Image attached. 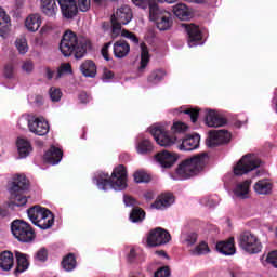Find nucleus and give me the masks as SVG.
Returning <instances> with one entry per match:
<instances>
[{"instance_id":"32","label":"nucleus","mask_w":277,"mask_h":277,"mask_svg":"<svg viewBox=\"0 0 277 277\" xmlns=\"http://www.w3.org/2000/svg\"><path fill=\"white\" fill-rule=\"evenodd\" d=\"M10 27H12L10 15L5 11L0 10V36H5L10 31Z\"/></svg>"},{"instance_id":"8","label":"nucleus","mask_w":277,"mask_h":277,"mask_svg":"<svg viewBox=\"0 0 277 277\" xmlns=\"http://www.w3.org/2000/svg\"><path fill=\"white\" fill-rule=\"evenodd\" d=\"M238 245L240 246L241 250L248 252V254H259L261 250H263V245L261 241L250 230L242 232L238 238Z\"/></svg>"},{"instance_id":"5","label":"nucleus","mask_w":277,"mask_h":277,"mask_svg":"<svg viewBox=\"0 0 277 277\" xmlns=\"http://www.w3.org/2000/svg\"><path fill=\"white\" fill-rule=\"evenodd\" d=\"M29 189V180L23 174L15 175L9 189L11 194V201L9 207H25L27 205V196L25 192Z\"/></svg>"},{"instance_id":"59","label":"nucleus","mask_w":277,"mask_h":277,"mask_svg":"<svg viewBox=\"0 0 277 277\" xmlns=\"http://www.w3.org/2000/svg\"><path fill=\"white\" fill-rule=\"evenodd\" d=\"M136 256H137V253H135V249H131L128 254V262L134 263Z\"/></svg>"},{"instance_id":"41","label":"nucleus","mask_w":277,"mask_h":277,"mask_svg":"<svg viewBox=\"0 0 277 277\" xmlns=\"http://www.w3.org/2000/svg\"><path fill=\"white\" fill-rule=\"evenodd\" d=\"M35 261H38L39 263H47L49 260V250L47 248H41L39 249L35 255H34Z\"/></svg>"},{"instance_id":"16","label":"nucleus","mask_w":277,"mask_h":277,"mask_svg":"<svg viewBox=\"0 0 277 277\" xmlns=\"http://www.w3.org/2000/svg\"><path fill=\"white\" fill-rule=\"evenodd\" d=\"M62 157H64V151L52 145L43 155V161L45 163H50L51 166H57V163L62 161Z\"/></svg>"},{"instance_id":"55","label":"nucleus","mask_w":277,"mask_h":277,"mask_svg":"<svg viewBox=\"0 0 277 277\" xmlns=\"http://www.w3.org/2000/svg\"><path fill=\"white\" fill-rule=\"evenodd\" d=\"M4 77H6V79H12V77H14V65H12V64L5 65Z\"/></svg>"},{"instance_id":"21","label":"nucleus","mask_w":277,"mask_h":277,"mask_svg":"<svg viewBox=\"0 0 277 277\" xmlns=\"http://www.w3.org/2000/svg\"><path fill=\"white\" fill-rule=\"evenodd\" d=\"M113 53L117 60H124L131 53V45L124 40L116 41L113 45Z\"/></svg>"},{"instance_id":"18","label":"nucleus","mask_w":277,"mask_h":277,"mask_svg":"<svg viewBox=\"0 0 277 277\" xmlns=\"http://www.w3.org/2000/svg\"><path fill=\"white\" fill-rule=\"evenodd\" d=\"M205 122L207 127H224L226 124L227 120L226 118L220 116L215 110H206V117H205Z\"/></svg>"},{"instance_id":"46","label":"nucleus","mask_w":277,"mask_h":277,"mask_svg":"<svg viewBox=\"0 0 277 277\" xmlns=\"http://www.w3.org/2000/svg\"><path fill=\"white\" fill-rule=\"evenodd\" d=\"M186 114V116H189L192 122L195 124V122H198V118L200 116V109L198 108H188L183 111Z\"/></svg>"},{"instance_id":"29","label":"nucleus","mask_w":277,"mask_h":277,"mask_svg":"<svg viewBox=\"0 0 277 277\" xmlns=\"http://www.w3.org/2000/svg\"><path fill=\"white\" fill-rule=\"evenodd\" d=\"M80 71L83 77L94 79L96 77V64L92 60H87L80 65Z\"/></svg>"},{"instance_id":"15","label":"nucleus","mask_w":277,"mask_h":277,"mask_svg":"<svg viewBox=\"0 0 277 277\" xmlns=\"http://www.w3.org/2000/svg\"><path fill=\"white\" fill-rule=\"evenodd\" d=\"M175 202L174 194L167 192L160 194L154 203H151V209H168L169 207H172Z\"/></svg>"},{"instance_id":"47","label":"nucleus","mask_w":277,"mask_h":277,"mask_svg":"<svg viewBox=\"0 0 277 277\" xmlns=\"http://www.w3.org/2000/svg\"><path fill=\"white\" fill-rule=\"evenodd\" d=\"M50 98L53 103H57L62 100V91L55 87L50 88Z\"/></svg>"},{"instance_id":"6","label":"nucleus","mask_w":277,"mask_h":277,"mask_svg":"<svg viewBox=\"0 0 277 277\" xmlns=\"http://www.w3.org/2000/svg\"><path fill=\"white\" fill-rule=\"evenodd\" d=\"M149 19L156 24L159 31H168L172 27V13L161 9L158 3L150 5Z\"/></svg>"},{"instance_id":"58","label":"nucleus","mask_w":277,"mask_h":277,"mask_svg":"<svg viewBox=\"0 0 277 277\" xmlns=\"http://www.w3.org/2000/svg\"><path fill=\"white\" fill-rule=\"evenodd\" d=\"M22 69L25 72H31L34 70V63L31 61L24 62Z\"/></svg>"},{"instance_id":"34","label":"nucleus","mask_w":277,"mask_h":277,"mask_svg":"<svg viewBox=\"0 0 277 277\" xmlns=\"http://www.w3.org/2000/svg\"><path fill=\"white\" fill-rule=\"evenodd\" d=\"M251 183L252 182L250 180H246L245 182L237 184L234 189L235 196H237V198H247Z\"/></svg>"},{"instance_id":"3","label":"nucleus","mask_w":277,"mask_h":277,"mask_svg":"<svg viewBox=\"0 0 277 277\" xmlns=\"http://www.w3.org/2000/svg\"><path fill=\"white\" fill-rule=\"evenodd\" d=\"M96 182L98 189H103V192H107V189L122 192L127 189V167L119 164L113 170L111 175L102 172L98 174Z\"/></svg>"},{"instance_id":"11","label":"nucleus","mask_w":277,"mask_h":277,"mask_svg":"<svg viewBox=\"0 0 277 277\" xmlns=\"http://www.w3.org/2000/svg\"><path fill=\"white\" fill-rule=\"evenodd\" d=\"M230 137L232 134L227 130H211L206 140V146H208V148H215L221 146V144H228Z\"/></svg>"},{"instance_id":"60","label":"nucleus","mask_w":277,"mask_h":277,"mask_svg":"<svg viewBox=\"0 0 277 277\" xmlns=\"http://www.w3.org/2000/svg\"><path fill=\"white\" fill-rule=\"evenodd\" d=\"M45 77L49 81L55 77V70H52L50 67L45 68Z\"/></svg>"},{"instance_id":"61","label":"nucleus","mask_w":277,"mask_h":277,"mask_svg":"<svg viewBox=\"0 0 277 277\" xmlns=\"http://www.w3.org/2000/svg\"><path fill=\"white\" fill-rule=\"evenodd\" d=\"M103 79H114V71L111 70H104Z\"/></svg>"},{"instance_id":"20","label":"nucleus","mask_w":277,"mask_h":277,"mask_svg":"<svg viewBox=\"0 0 277 277\" xmlns=\"http://www.w3.org/2000/svg\"><path fill=\"white\" fill-rule=\"evenodd\" d=\"M181 142L182 144L179 146L180 150H196L200 146V135H187L186 137H182Z\"/></svg>"},{"instance_id":"52","label":"nucleus","mask_w":277,"mask_h":277,"mask_svg":"<svg viewBox=\"0 0 277 277\" xmlns=\"http://www.w3.org/2000/svg\"><path fill=\"white\" fill-rule=\"evenodd\" d=\"M109 47H111V42L105 43L101 50L102 57H104L106 62H109L111 60V57H109Z\"/></svg>"},{"instance_id":"22","label":"nucleus","mask_w":277,"mask_h":277,"mask_svg":"<svg viewBox=\"0 0 277 277\" xmlns=\"http://www.w3.org/2000/svg\"><path fill=\"white\" fill-rule=\"evenodd\" d=\"M113 17L117 18L122 25H129L133 19V11H131L129 5H122Z\"/></svg>"},{"instance_id":"35","label":"nucleus","mask_w":277,"mask_h":277,"mask_svg":"<svg viewBox=\"0 0 277 277\" xmlns=\"http://www.w3.org/2000/svg\"><path fill=\"white\" fill-rule=\"evenodd\" d=\"M254 192L267 196V194L272 193V184L268 180H260L254 184Z\"/></svg>"},{"instance_id":"51","label":"nucleus","mask_w":277,"mask_h":277,"mask_svg":"<svg viewBox=\"0 0 277 277\" xmlns=\"http://www.w3.org/2000/svg\"><path fill=\"white\" fill-rule=\"evenodd\" d=\"M198 241V235L196 233H189L187 234L185 238L186 246H194Z\"/></svg>"},{"instance_id":"31","label":"nucleus","mask_w":277,"mask_h":277,"mask_svg":"<svg viewBox=\"0 0 277 277\" xmlns=\"http://www.w3.org/2000/svg\"><path fill=\"white\" fill-rule=\"evenodd\" d=\"M47 210V208H42L40 206H34L32 208L28 209V217L32 222V224H35V226L38 224V221L44 215Z\"/></svg>"},{"instance_id":"4","label":"nucleus","mask_w":277,"mask_h":277,"mask_svg":"<svg viewBox=\"0 0 277 277\" xmlns=\"http://www.w3.org/2000/svg\"><path fill=\"white\" fill-rule=\"evenodd\" d=\"M208 161L209 154L207 151L186 158L177 166L176 174L183 181L192 179V176H198L207 167Z\"/></svg>"},{"instance_id":"38","label":"nucleus","mask_w":277,"mask_h":277,"mask_svg":"<svg viewBox=\"0 0 277 277\" xmlns=\"http://www.w3.org/2000/svg\"><path fill=\"white\" fill-rule=\"evenodd\" d=\"M146 219V211L140 207H135L130 212V221H132L134 224H137L140 222H144Z\"/></svg>"},{"instance_id":"39","label":"nucleus","mask_w":277,"mask_h":277,"mask_svg":"<svg viewBox=\"0 0 277 277\" xmlns=\"http://www.w3.org/2000/svg\"><path fill=\"white\" fill-rule=\"evenodd\" d=\"M163 77H166V71L157 69L150 72V75L147 77V81L153 85H157V83H161V81H163Z\"/></svg>"},{"instance_id":"7","label":"nucleus","mask_w":277,"mask_h":277,"mask_svg":"<svg viewBox=\"0 0 277 277\" xmlns=\"http://www.w3.org/2000/svg\"><path fill=\"white\" fill-rule=\"evenodd\" d=\"M11 232L17 241L31 243L36 239V232L31 225L23 220H15L11 223Z\"/></svg>"},{"instance_id":"57","label":"nucleus","mask_w":277,"mask_h":277,"mask_svg":"<svg viewBox=\"0 0 277 277\" xmlns=\"http://www.w3.org/2000/svg\"><path fill=\"white\" fill-rule=\"evenodd\" d=\"M78 100H79L80 103H82L83 105L90 103V96L88 95V93H87L85 91H82V92L79 93Z\"/></svg>"},{"instance_id":"50","label":"nucleus","mask_w":277,"mask_h":277,"mask_svg":"<svg viewBox=\"0 0 277 277\" xmlns=\"http://www.w3.org/2000/svg\"><path fill=\"white\" fill-rule=\"evenodd\" d=\"M76 3L80 12H88L92 5L91 0H77Z\"/></svg>"},{"instance_id":"63","label":"nucleus","mask_w":277,"mask_h":277,"mask_svg":"<svg viewBox=\"0 0 277 277\" xmlns=\"http://www.w3.org/2000/svg\"><path fill=\"white\" fill-rule=\"evenodd\" d=\"M155 254H157L158 256H163L164 259H170V256H168V253L163 250H157L155 251Z\"/></svg>"},{"instance_id":"62","label":"nucleus","mask_w":277,"mask_h":277,"mask_svg":"<svg viewBox=\"0 0 277 277\" xmlns=\"http://www.w3.org/2000/svg\"><path fill=\"white\" fill-rule=\"evenodd\" d=\"M0 215L1 217H8V215H10V211L8 210V208L0 207Z\"/></svg>"},{"instance_id":"40","label":"nucleus","mask_w":277,"mask_h":277,"mask_svg":"<svg viewBox=\"0 0 277 277\" xmlns=\"http://www.w3.org/2000/svg\"><path fill=\"white\" fill-rule=\"evenodd\" d=\"M209 252H211V249L209 248V243H207V241L199 242V245H197L192 251L195 256H201V254H209Z\"/></svg>"},{"instance_id":"33","label":"nucleus","mask_w":277,"mask_h":277,"mask_svg":"<svg viewBox=\"0 0 277 277\" xmlns=\"http://www.w3.org/2000/svg\"><path fill=\"white\" fill-rule=\"evenodd\" d=\"M136 150L138 155H150L155 150V146L150 140L142 138L136 145Z\"/></svg>"},{"instance_id":"45","label":"nucleus","mask_w":277,"mask_h":277,"mask_svg":"<svg viewBox=\"0 0 277 277\" xmlns=\"http://www.w3.org/2000/svg\"><path fill=\"white\" fill-rule=\"evenodd\" d=\"M15 47L21 55H25V53L29 51V48L27 47V39H17L15 41Z\"/></svg>"},{"instance_id":"64","label":"nucleus","mask_w":277,"mask_h":277,"mask_svg":"<svg viewBox=\"0 0 277 277\" xmlns=\"http://www.w3.org/2000/svg\"><path fill=\"white\" fill-rule=\"evenodd\" d=\"M144 198H146L147 200H153V193L151 192L145 193Z\"/></svg>"},{"instance_id":"37","label":"nucleus","mask_w":277,"mask_h":277,"mask_svg":"<svg viewBox=\"0 0 277 277\" xmlns=\"http://www.w3.org/2000/svg\"><path fill=\"white\" fill-rule=\"evenodd\" d=\"M61 265L65 272H72L77 267V258H75L74 253H68L63 258Z\"/></svg>"},{"instance_id":"25","label":"nucleus","mask_w":277,"mask_h":277,"mask_svg":"<svg viewBox=\"0 0 277 277\" xmlns=\"http://www.w3.org/2000/svg\"><path fill=\"white\" fill-rule=\"evenodd\" d=\"M14 267V253L11 251H3L0 253V269L10 272Z\"/></svg>"},{"instance_id":"2","label":"nucleus","mask_w":277,"mask_h":277,"mask_svg":"<svg viewBox=\"0 0 277 277\" xmlns=\"http://www.w3.org/2000/svg\"><path fill=\"white\" fill-rule=\"evenodd\" d=\"M187 124L177 121L174 122L173 126L171 127V133L166 131L163 127H155L150 129V133L156 140L157 144L159 146H163L168 148L169 146H173V144H176V142H181L183 137H185V133H187Z\"/></svg>"},{"instance_id":"27","label":"nucleus","mask_w":277,"mask_h":277,"mask_svg":"<svg viewBox=\"0 0 277 277\" xmlns=\"http://www.w3.org/2000/svg\"><path fill=\"white\" fill-rule=\"evenodd\" d=\"M173 14L180 21H189V18L192 17V12L189 11V8H187V4L185 3H177L176 5H174Z\"/></svg>"},{"instance_id":"24","label":"nucleus","mask_w":277,"mask_h":277,"mask_svg":"<svg viewBox=\"0 0 277 277\" xmlns=\"http://www.w3.org/2000/svg\"><path fill=\"white\" fill-rule=\"evenodd\" d=\"M55 224V215L51 210H45L40 220L37 221L35 226L41 228V230H49Z\"/></svg>"},{"instance_id":"10","label":"nucleus","mask_w":277,"mask_h":277,"mask_svg":"<svg viewBox=\"0 0 277 277\" xmlns=\"http://www.w3.org/2000/svg\"><path fill=\"white\" fill-rule=\"evenodd\" d=\"M172 236L169 230H166L161 227L151 229L147 236V246L149 248H157V246H166L170 243Z\"/></svg>"},{"instance_id":"30","label":"nucleus","mask_w":277,"mask_h":277,"mask_svg":"<svg viewBox=\"0 0 277 277\" xmlns=\"http://www.w3.org/2000/svg\"><path fill=\"white\" fill-rule=\"evenodd\" d=\"M17 150L19 155V159H25L26 157H29V154L31 153V143L25 138H17L16 142Z\"/></svg>"},{"instance_id":"42","label":"nucleus","mask_w":277,"mask_h":277,"mask_svg":"<svg viewBox=\"0 0 277 277\" xmlns=\"http://www.w3.org/2000/svg\"><path fill=\"white\" fill-rule=\"evenodd\" d=\"M72 72V65L70 63H63L57 69L55 79H62L63 75H68Z\"/></svg>"},{"instance_id":"54","label":"nucleus","mask_w":277,"mask_h":277,"mask_svg":"<svg viewBox=\"0 0 277 277\" xmlns=\"http://www.w3.org/2000/svg\"><path fill=\"white\" fill-rule=\"evenodd\" d=\"M122 36L134 42V44H140V39L137 38V36H135V34L129 30H123Z\"/></svg>"},{"instance_id":"44","label":"nucleus","mask_w":277,"mask_h":277,"mask_svg":"<svg viewBox=\"0 0 277 277\" xmlns=\"http://www.w3.org/2000/svg\"><path fill=\"white\" fill-rule=\"evenodd\" d=\"M132 3H134L136 8H141V10H146V8H148L149 12L150 5H157V1L155 0H132Z\"/></svg>"},{"instance_id":"48","label":"nucleus","mask_w":277,"mask_h":277,"mask_svg":"<svg viewBox=\"0 0 277 277\" xmlns=\"http://www.w3.org/2000/svg\"><path fill=\"white\" fill-rule=\"evenodd\" d=\"M170 276H172L170 266H162V267L158 268L154 274V277H170Z\"/></svg>"},{"instance_id":"26","label":"nucleus","mask_w":277,"mask_h":277,"mask_svg":"<svg viewBox=\"0 0 277 277\" xmlns=\"http://www.w3.org/2000/svg\"><path fill=\"white\" fill-rule=\"evenodd\" d=\"M57 3L55 0H41V12L49 18H53L57 14Z\"/></svg>"},{"instance_id":"13","label":"nucleus","mask_w":277,"mask_h":277,"mask_svg":"<svg viewBox=\"0 0 277 277\" xmlns=\"http://www.w3.org/2000/svg\"><path fill=\"white\" fill-rule=\"evenodd\" d=\"M61 8L63 18L71 21L77 14H79V8L77 6V0H57Z\"/></svg>"},{"instance_id":"9","label":"nucleus","mask_w":277,"mask_h":277,"mask_svg":"<svg viewBox=\"0 0 277 277\" xmlns=\"http://www.w3.org/2000/svg\"><path fill=\"white\" fill-rule=\"evenodd\" d=\"M260 166L261 161L259 159H254L252 155H246L234 167V174L235 176H243V174L256 170Z\"/></svg>"},{"instance_id":"23","label":"nucleus","mask_w":277,"mask_h":277,"mask_svg":"<svg viewBox=\"0 0 277 277\" xmlns=\"http://www.w3.org/2000/svg\"><path fill=\"white\" fill-rule=\"evenodd\" d=\"M16 259V268L14 269L15 276H21L23 272H27L29 269V261L27 260V255L21 253V251H15Z\"/></svg>"},{"instance_id":"14","label":"nucleus","mask_w":277,"mask_h":277,"mask_svg":"<svg viewBox=\"0 0 277 277\" xmlns=\"http://www.w3.org/2000/svg\"><path fill=\"white\" fill-rule=\"evenodd\" d=\"M155 159L161 168H172L179 161V156L174 153L162 150L155 155Z\"/></svg>"},{"instance_id":"19","label":"nucleus","mask_w":277,"mask_h":277,"mask_svg":"<svg viewBox=\"0 0 277 277\" xmlns=\"http://www.w3.org/2000/svg\"><path fill=\"white\" fill-rule=\"evenodd\" d=\"M216 250L225 256H233L237 249L235 248V238L229 237L227 240H221L216 242Z\"/></svg>"},{"instance_id":"56","label":"nucleus","mask_w":277,"mask_h":277,"mask_svg":"<svg viewBox=\"0 0 277 277\" xmlns=\"http://www.w3.org/2000/svg\"><path fill=\"white\" fill-rule=\"evenodd\" d=\"M111 25H113V31H120L122 29V23L118 21L116 17L111 16Z\"/></svg>"},{"instance_id":"28","label":"nucleus","mask_w":277,"mask_h":277,"mask_svg":"<svg viewBox=\"0 0 277 277\" xmlns=\"http://www.w3.org/2000/svg\"><path fill=\"white\" fill-rule=\"evenodd\" d=\"M40 25H42V18L38 13L30 14L25 21V27L28 31H38V29H40Z\"/></svg>"},{"instance_id":"12","label":"nucleus","mask_w":277,"mask_h":277,"mask_svg":"<svg viewBox=\"0 0 277 277\" xmlns=\"http://www.w3.org/2000/svg\"><path fill=\"white\" fill-rule=\"evenodd\" d=\"M28 129L30 133L35 135L43 136L49 133V121L44 118L37 117L35 119H28Z\"/></svg>"},{"instance_id":"1","label":"nucleus","mask_w":277,"mask_h":277,"mask_svg":"<svg viewBox=\"0 0 277 277\" xmlns=\"http://www.w3.org/2000/svg\"><path fill=\"white\" fill-rule=\"evenodd\" d=\"M92 49L90 39L78 37L72 30H66L60 42V51L64 57L74 55L75 60H83Z\"/></svg>"},{"instance_id":"43","label":"nucleus","mask_w":277,"mask_h":277,"mask_svg":"<svg viewBox=\"0 0 277 277\" xmlns=\"http://www.w3.org/2000/svg\"><path fill=\"white\" fill-rule=\"evenodd\" d=\"M133 177L136 183H150V175L145 171L134 172Z\"/></svg>"},{"instance_id":"36","label":"nucleus","mask_w":277,"mask_h":277,"mask_svg":"<svg viewBox=\"0 0 277 277\" xmlns=\"http://www.w3.org/2000/svg\"><path fill=\"white\" fill-rule=\"evenodd\" d=\"M150 62V53L148 52V47L146 43H141V65L138 67L140 72L146 69Z\"/></svg>"},{"instance_id":"49","label":"nucleus","mask_w":277,"mask_h":277,"mask_svg":"<svg viewBox=\"0 0 277 277\" xmlns=\"http://www.w3.org/2000/svg\"><path fill=\"white\" fill-rule=\"evenodd\" d=\"M123 202H124L126 207H133V209H135V207L140 206V201L137 199L133 198V196H131V195H124Z\"/></svg>"},{"instance_id":"53","label":"nucleus","mask_w":277,"mask_h":277,"mask_svg":"<svg viewBox=\"0 0 277 277\" xmlns=\"http://www.w3.org/2000/svg\"><path fill=\"white\" fill-rule=\"evenodd\" d=\"M266 263L277 267V251H272L266 256Z\"/></svg>"},{"instance_id":"17","label":"nucleus","mask_w":277,"mask_h":277,"mask_svg":"<svg viewBox=\"0 0 277 277\" xmlns=\"http://www.w3.org/2000/svg\"><path fill=\"white\" fill-rule=\"evenodd\" d=\"M184 27L188 36L189 47H195L196 42L202 41V31H200V27L195 24H185Z\"/></svg>"}]
</instances>
